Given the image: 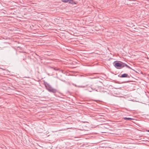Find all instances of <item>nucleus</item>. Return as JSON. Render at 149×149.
<instances>
[{"label": "nucleus", "mask_w": 149, "mask_h": 149, "mask_svg": "<svg viewBox=\"0 0 149 149\" xmlns=\"http://www.w3.org/2000/svg\"><path fill=\"white\" fill-rule=\"evenodd\" d=\"M113 64L115 67L118 69L120 68L124 67L125 66H126L129 68L131 69V68L129 66H128L126 64L122 62H121V63L117 62L115 63L114 64V63Z\"/></svg>", "instance_id": "obj_2"}, {"label": "nucleus", "mask_w": 149, "mask_h": 149, "mask_svg": "<svg viewBox=\"0 0 149 149\" xmlns=\"http://www.w3.org/2000/svg\"><path fill=\"white\" fill-rule=\"evenodd\" d=\"M63 2H69V3L72 4H75L76 3L74 2L73 0H62Z\"/></svg>", "instance_id": "obj_3"}, {"label": "nucleus", "mask_w": 149, "mask_h": 149, "mask_svg": "<svg viewBox=\"0 0 149 149\" xmlns=\"http://www.w3.org/2000/svg\"><path fill=\"white\" fill-rule=\"evenodd\" d=\"M2 70H6V69H3V68H1Z\"/></svg>", "instance_id": "obj_10"}, {"label": "nucleus", "mask_w": 149, "mask_h": 149, "mask_svg": "<svg viewBox=\"0 0 149 149\" xmlns=\"http://www.w3.org/2000/svg\"><path fill=\"white\" fill-rule=\"evenodd\" d=\"M147 132H149V130H147L146 131Z\"/></svg>", "instance_id": "obj_11"}, {"label": "nucleus", "mask_w": 149, "mask_h": 149, "mask_svg": "<svg viewBox=\"0 0 149 149\" xmlns=\"http://www.w3.org/2000/svg\"><path fill=\"white\" fill-rule=\"evenodd\" d=\"M78 87H82V88H84V87H85V86H78Z\"/></svg>", "instance_id": "obj_7"}, {"label": "nucleus", "mask_w": 149, "mask_h": 149, "mask_svg": "<svg viewBox=\"0 0 149 149\" xmlns=\"http://www.w3.org/2000/svg\"><path fill=\"white\" fill-rule=\"evenodd\" d=\"M124 120H130L133 119L132 118H127V117H125L124 118Z\"/></svg>", "instance_id": "obj_5"}, {"label": "nucleus", "mask_w": 149, "mask_h": 149, "mask_svg": "<svg viewBox=\"0 0 149 149\" xmlns=\"http://www.w3.org/2000/svg\"><path fill=\"white\" fill-rule=\"evenodd\" d=\"M44 83L46 88L49 92L53 93H55L56 92V90L52 87L48 83L45 81Z\"/></svg>", "instance_id": "obj_1"}, {"label": "nucleus", "mask_w": 149, "mask_h": 149, "mask_svg": "<svg viewBox=\"0 0 149 149\" xmlns=\"http://www.w3.org/2000/svg\"><path fill=\"white\" fill-rule=\"evenodd\" d=\"M75 86H76V85H75Z\"/></svg>", "instance_id": "obj_12"}, {"label": "nucleus", "mask_w": 149, "mask_h": 149, "mask_svg": "<svg viewBox=\"0 0 149 149\" xmlns=\"http://www.w3.org/2000/svg\"><path fill=\"white\" fill-rule=\"evenodd\" d=\"M121 77L124 78V77H129V76H128V74L126 73H124L121 75Z\"/></svg>", "instance_id": "obj_4"}, {"label": "nucleus", "mask_w": 149, "mask_h": 149, "mask_svg": "<svg viewBox=\"0 0 149 149\" xmlns=\"http://www.w3.org/2000/svg\"><path fill=\"white\" fill-rule=\"evenodd\" d=\"M54 69L55 70H58V69L57 68H54Z\"/></svg>", "instance_id": "obj_8"}, {"label": "nucleus", "mask_w": 149, "mask_h": 149, "mask_svg": "<svg viewBox=\"0 0 149 149\" xmlns=\"http://www.w3.org/2000/svg\"><path fill=\"white\" fill-rule=\"evenodd\" d=\"M88 90L90 92H91L92 91V90H89V89H88Z\"/></svg>", "instance_id": "obj_9"}, {"label": "nucleus", "mask_w": 149, "mask_h": 149, "mask_svg": "<svg viewBox=\"0 0 149 149\" xmlns=\"http://www.w3.org/2000/svg\"><path fill=\"white\" fill-rule=\"evenodd\" d=\"M91 88V90H95L96 91H97V90H95V89L94 88Z\"/></svg>", "instance_id": "obj_6"}]
</instances>
